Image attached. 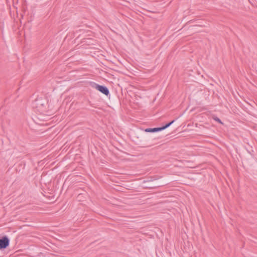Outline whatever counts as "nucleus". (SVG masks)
<instances>
[{"mask_svg":"<svg viewBox=\"0 0 257 257\" xmlns=\"http://www.w3.org/2000/svg\"><path fill=\"white\" fill-rule=\"evenodd\" d=\"M34 107L37 108L38 110L42 113L46 109L47 103L43 99H37L33 103Z\"/></svg>","mask_w":257,"mask_h":257,"instance_id":"1","label":"nucleus"},{"mask_svg":"<svg viewBox=\"0 0 257 257\" xmlns=\"http://www.w3.org/2000/svg\"><path fill=\"white\" fill-rule=\"evenodd\" d=\"M10 243L9 239L6 236L0 238V249H5L7 248Z\"/></svg>","mask_w":257,"mask_h":257,"instance_id":"2","label":"nucleus"},{"mask_svg":"<svg viewBox=\"0 0 257 257\" xmlns=\"http://www.w3.org/2000/svg\"><path fill=\"white\" fill-rule=\"evenodd\" d=\"M95 88L106 96L109 93V90L106 86L95 84Z\"/></svg>","mask_w":257,"mask_h":257,"instance_id":"3","label":"nucleus"},{"mask_svg":"<svg viewBox=\"0 0 257 257\" xmlns=\"http://www.w3.org/2000/svg\"><path fill=\"white\" fill-rule=\"evenodd\" d=\"M145 131L146 132H149V133H154L157 132L158 131H160V127H156V128H148L145 129Z\"/></svg>","mask_w":257,"mask_h":257,"instance_id":"4","label":"nucleus"},{"mask_svg":"<svg viewBox=\"0 0 257 257\" xmlns=\"http://www.w3.org/2000/svg\"><path fill=\"white\" fill-rule=\"evenodd\" d=\"M174 121H175L174 120H173L172 121L167 123L165 125H164L162 127H160V131L163 130L167 128L168 127H169L171 124H172L174 122Z\"/></svg>","mask_w":257,"mask_h":257,"instance_id":"5","label":"nucleus"},{"mask_svg":"<svg viewBox=\"0 0 257 257\" xmlns=\"http://www.w3.org/2000/svg\"><path fill=\"white\" fill-rule=\"evenodd\" d=\"M213 119H214V120H215L216 121H217V122H219L220 123H222V122H221V121L220 120V119L218 117H216V116H214V117H213Z\"/></svg>","mask_w":257,"mask_h":257,"instance_id":"6","label":"nucleus"}]
</instances>
